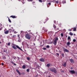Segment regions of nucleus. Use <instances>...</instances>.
I'll return each instance as SVG.
<instances>
[{
	"instance_id": "obj_8",
	"label": "nucleus",
	"mask_w": 77,
	"mask_h": 77,
	"mask_svg": "<svg viewBox=\"0 0 77 77\" xmlns=\"http://www.w3.org/2000/svg\"><path fill=\"white\" fill-rule=\"evenodd\" d=\"M70 61L72 63H74V60L72 59H70Z\"/></svg>"
},
{
	"instance_id": "obj_49",
	"label": "nucleus",
	"mask_w": 77,
	"mask_h": 77,
	"mask_svg": "<svg viewBox=\"0 0 77 77\" xmlns=\"http://www.w3.org/2000/svg\"><path fill=\"white\" fill-rule=\"evenodd\" d=\"M48 20V18H46V21H47V20Z\"/></svg>"
},
{
	"instance_id": "obj_24",
	"label": "nucleus",
	"mask_w": 77,
	"mask_h": 77,
	"mask_svg": "<svg viewBox=\"0 0 77 77\" xmlns=\"http://www.w3.org/2000/svg\"><path fill=\"white\" fill-rule=\"evenodd\" d=\"M29 71H30V69H26L27 72H29Z\"/></svg>"
},
{
	"instance_id": "obj_63",
	"label": "nucleus",
	"mask_w": 77,
	"mask_h": 77,
	"mask_svg": "<svg viewBox=\"0 0 77 77\" xmlns=\"http://www.w3.org/2000/svg\"><path fill=\"white\" fill-rule=\"evenodd\" d=\"M10 35H12V34H11Z\"/></svg>"
},
{
	"instance_id": "obj_42",
	"label": "nucleus",
	"mask_w": 77,
	"mask_h": 77,
	"mask_svg": "<svg viewBox=\"0 0 77 77\" xmlns=\"http://www.w3.org/2000/svg\"><path fill=\"white\" fill-rule=\"evenodd\" d=\"M68 31H69V32H71V29H68Z\"/></svg>"
},
{
	"instance_id": "obj_14",
	"label": "nucleus",
	"mask_w": 77,
	"mask_h": 77,
	"mask_svg": "<svg viewBox=\"0 0 77 77\" xmlns=\"http://www.w3.org/2000/svg\"><path fill=\"white\" fill-rule=\"evenodd\" d=\"M10 17H11V18H16V17H15V16H11Z\"/></svg>"
},
{
	"instance_id": "obj_20",
	"label": "nucleus",
	"mask_w": 77,
	"mask_h": 77,
	"mask_svg": "<svg viewBox=\"0 0 77 77\" xmlns=\"http://www.w3.org/2000/svg\"><path fill=\"white\" fill-rule=\"evenodd\" d=\"M54 73H57V71L56 70V69H55L54 70Z\"/></svg>"
},
{
	"instance_id": "obj_48",
	"label": "nucleus",
	"mask_w": 77,
	"mask_h": 77,
	"mask_svg": "<svg viewBox=\"0 0 77 77\" xmlns=\"http://www.w3.org/2000/svg\"><path fill=\"white\" fill-rule=\"evenodd\" d=\"M15 36H16V35H14L13 36V37H15Z\"/></svg>"
},
{
	"instance_id": "obj_3",
	"label": "nucleus",
	"mask_w": 77,
	"mask_h": 77,
	"mask_svg": "<svg viewBox=\"0 0 77 77\" xmlns=\"http://www.w3.org/2000/svg\"><path fill=\"white\" fill-rule=\"evenodd\" d=\"M70 73V74H75V71L74 70H70L69 71Z\"/></svg>"
},
{
	"instance_id": "obj_11",
	"label": "nucleus",
	"mask_w": 77,
	"mask_h": 77,
	"mask_svg": "<svg viewBox=\"0 0 77 77\" xmlns=\"http://www.w3.org/2000/svg\"><path fill=\"white\" fill-rule=\"evenodd\" d=\"M16 71L18 73V74H19V75H21V74L20 73V71L18 69H16Z\"/></svg>"
},
{
	"instance_id": "obj_46",
	"label": "nucleus",
	"mask_w": 77,
	"mask_h": 77,
	"mask_svg": "<svg viewBox=\"0 0 77 77\" xmlns=\"http://www.w3.org/2000/svg\"><path fill=\"white\" fill-rule=\"evenodd\" d=\"M43 50H46V48H43Z\"/></svg>"
},
{
	"instance_id": "obj_30",
	"label": "nucleus",
	"mask_w": 77,
	"mask_h": 77,
	"mask_svg": "<svg viewBox=\"0 0 77 77\" xmlns=\"http://www.w3.org/2000/svg\"><path fill=\"white\" fill-rule=\"evenodd\" d=\"M9 30L10 31V32H11L12 30V29H9Z\"/></svg>"
},
{
	"instance_id": "obj_7",
	"label": "nucleus",
	"mask_w": 77,
	"mask_h": 77,
	"mask_svg": "<svg viewBox=\"0 0 77 77\" xmlns=\"http://www.w3.org/2000/svg\"><path fill=\"white\" fill-rule=\"evenodd\" d=\"M16 47H17V48H18L19 50H21V51H23V50H22V49H21L18 46L16 45Z\"/></svg>"
},
{
	"instance_id": "obj_39",
	"label": "nucleus",
	"mask_w": 77,
	"mask_h": 77,
	"mask_svg": "<svg viewBox=\"0 0 77 77\" xmlns=\"http://www.w3.org/2000/svg\"><path fill=\"white\" fill-rule=\"evenodd\" d=\"M2 27H0V30H2Z\"/></svg>"
},
{
	"instance_id": "obj_6",
	"label": "nucleus",
	"mask_w": 77,
	"mask_h": 77,
	"mask_svg": "<svg viewBox=\"0 0 77 77\" xmlns=\"http://www.w3.org/2000/svg\"><path fill=\"white\" fill-rule=\"evenodd\" d=\"M54 69H55V68H52L50 69V70L51 71V72H54Z\"/></svg>"
},
{
	"instance_id": "obj_50",
	"label": "nucleus",
	"mask_w": 77,
	"mask_h": 77,
	"mask_svg": "<svg viewBox=\"0 0 77 77\" xmlns=\"http://www.w3.org/2000/svg\"><path fill=\"white\" fill-rule=\"evenodd\" d=\"M70 69H73V68H72V67H71Z\"/></svg>"
},
{
	"instance_id": "obj_40",
	"label": "nucleus",
	"mask_w": 77,
	"mask_h": 77,
	"mask_svg": "<svg viewBox=\"0 0 77 77\" xmlns=\"http://www.w3.org/2000/svg\"><path fill=\"white\" fill-rule=\"evenodd\" d=\"M55 3H57H57H58V1H56Z\"/></svg>"
},
{
	"instance_id": "obj_13",
	"label": "nucleus",
	"mask_w": 77,
	"mask_h": 77,
	"mask_svg": "<svg viewBox=\"0 0 77 77\" xmlns=\"http://www.w3.org/2000/svg\"><path fill=\"white\" fill-rule=\"evenodd\" d=\"M5 34H8L9 33V31H6L4 32Z\"/></svg>"
},
{
	"instance_id": "obj_25",
	"label": "nucleus",
	"mask_w": 77,
	"mask_h": 77,
	"mask_svg": "<svg viewBox=\"0 0 77 77\" xmlns=\"http://www.w3.org/2000/svg\"><path fill=\"white\" fill-rule=\"evenodd\" d=\"M47 2H52L51 1V0H48L47 1Z\"/></svg>"
},
{
	"instance_id": "obj_10",
	"label": "nucleus",
	"mask_w": 77,
	"mask_h": 77,
	"mask_svg": "<svg viewBox=\"0 0 77 77\" xmlns=\"http://www.w3.org/2000/svg\"><path fill=\"white\" fill-rule=\"evenodd\" d=\"M42 30H44V31L45 32H47L48 31V30L45 29V27H43V28L42 29Z\"/></svg>"
},
{
	"instance_id": "obj_45",
	"label": "nucleus",
	"mask_w": 77,
	"mask_h": 77,
	"mask_svg": "<svg viewBox=\"0 0 77 77\" xmlns=\"http://www.w3.org/2000/svg\"><path fill=\"white\" fill-rule=\"evenodd\" d=\"M28 1H29V2H30L31 1H32V0H27Z\"/></svg>"
},
{
	"instance_id": "obj_2",
	"label": "nucleus",
	"mask_w": 77,
	"mask_h": 77,
	"mask_svg": "<svg viewBox=\"0 0 77 77\" xmlns=\"http://www.w3.org/2000/svg\"><path fill=\"white\" fill-rule=\"evenodd\" d=\"M58 38L57 37L55 38V40H54V44L55 45H56L57 44V41L58 40Z\"/></svg>"
},
{
	"instance_id": "obj_31",
	"label": "nucleus",
	"mask_w": 77,
	"mask_h": 77,
	"mask_svg": "<svg viewBox=\"0 0 77 77\" xmlns=\"http://www.w3.org/2000/svg\"><path fill=\"white\" fill-rule=\"evenodd\" d=\"M8 21L10 23H11V20H10V19H9V18H8Z\"/></svg>"
},
{
	"instance_id": "obj_36",
	"label": "nucleus",
	"mask_w": 77,
	"mask_h": 77,
	"mask_svg": "<svg viewBox=\"0 0 77 77\" xmlns=\"http://www.w3.org/2000/svg\"><path fill=\"white\" fill-rule=\"evenodd\" d=\"M71 38H70V37H68V39H70Z\"/></svg>"
},
{
	"instance_id": "obj_12",
	"label": "nucleus",
	"mask_w": 77,
	"mask_h": 77,
	"mask_svg": "<svg viewBox=\"0 0 77 77\" xmlns=\"http://www.w3.org/2000/svg\"><path fill=\"white\" fill-rule=\"evenodd\" d=\"M20 34H21V35H24V32L23 31H21Z\"/></svg>"
},
{
	"instance_id": "obj_47",
	"label": "nucleus",
	"mask_w": 77,
	"mask_h": 77,
	"mask_svg": "<svg viewBox=\"0 0 77 77\" xmlns=\"http://www.w3.org/2000/svg\"><path fill=\"white\" fill-rule=\"evenodd\" d=\"M4 65V63H2V65L3 66V65Z\"/></svg>"
},
{
	"instance_id": "obj_18",
	"label": "nucleus",
	"mask_w": 77,
	"mask_h": 77,
	"mask_svg": "<svg viewBox=\"0 0 77 77\" xmlns=\"http://www.w3.org/2000/svg\"><path fill=\"white\" fill-rule=\"evenodd\" d=\"M22 68H23V69H25V68H26V66L23 65L22 66Z\"/></svg>"
},
{
	"instance_id": "obj_15",
	"label": "nucleus",
	"mask_w": 77,
	"mask_h": 77,
	"mask_svg": "<svg viewBox=\"0 0 77 77\" xmlns=\"http://www.w3.org/2000/svg\"><path fill=\"white\" fill-rule=\"evenodd\" d=\"M71 45V43H70V42H67V45Z\"/></svg>"
},
{
	"instance_id": "obj_51",
	"label": "nucleus",
	"mask_w": 77,
	"mask_h": 77,
	"mask_svg": "<svg viewBox=\"0 0 77 77\" xmlns=\"http://www.w3.org/2000/svg\"><path fill=\"white\" fill-rule=\"evenodd\" d=\"M32 3H33V4H34V5H35V2H32Z\"/></svg>"
},
{
	"instance_id": "obj_4",
	"label": "nucleus",
	"mask_w": 77,
	"mask_h": 77,
	"mask_svg": "<svg viewBox=\"0 0 77 77\" xmlns=\"http://www.w3.org/2000/svg\"><path fill=\"white\" fill-rule=\"evenodd\" d=\"M39 60L40 61V62H44V61H45V60H44V59L43 58H41L40 59H39Z\"/></svg>"
},
{
	"instance_id": "obj_33",
	"label": "nucleus",
	"mask_w": 77,
	"mask_h": 77,
	"mask_svg": "<svg viewBox=\"0 0 77 77\" xmlns=\"http://www.w3.org/2000/svg\"><path fill=\"white\" fill-rule=\"evenodd\" d=\"M61 36H62V37H63V33L61 34Z\"/></svg>"
},
{
	"instance_id": "obj_60",
	"label": "nucleus",
	"mask_w": 77,
	"mask_h": 77,
	"mask_svg": "<svg viewBox=\"0 0 77 77\" xmlns=\"http://www.w3.org/2000/svg\"><path fill=\"white\" fill-rule=\"evenodd\" d=\"M11 28L12 29H13V27H11Z\"/></svg>"
},
{
	"instance_id": "obj_9",
	"label": "nucleus",
	"mask_w": 77,
	"mask_h": 77,
	"mask_svg": "<svg viewBox=\"0 0 77 77\" xmlns=\"http://www.w3.org/2000/svg\"><path fill=\"white\" fill-rule=\"evenodd\" d=\"M66 62H65L64 64H63V66H64V67H66Z\"/></svg>"
},
{
	"instance_id": "obj_44",
	"label": "nucleus",
	"mask_w": 77,
	"mask_h": 77,
	"mask_svg": "<svg viewBox=\"0 0 77 77\" xmlns=\"http://www.w3.org/2000/svg\"><path fill=\"white\" fill-rule=\"evenodd\" d=\"M17 58L18 60H20V57H17Z\"/></svg>"
},
{
	"instance_id": "obj_27",
	"label": "nucleus",
	"mask_w": 77,
	"mask_h": 77,
	"mask_svg": "<svg viewBox=\"0 0 77 77\" xmlns=\"http://www.w3.org/2000/svg\"><path fill=\"white\" fill-rule=\"evenodd\" d=\"M54 28L55 29H56V26L54 24Z\"/></svg>"
},
{
	"instance_id": "obj_56",
	"label": "nucleus",
	"mask_w": 77,
	"mask_h": 77,
	"mask_svg": "<svg viewBox=\"0 0 77 77\" xmlns=\"http://www.w3.org/2000/svg\"><path fill=\"white\" fill-rule=\"evenodd\" d=\"M17 58V57H14V59H15V58Z\"/></svg>"
},
{
	"instance_id": "obj_38",
	"label": "nucleus",
	"mask_w": 77,
	"mask_h": 77,
	"mask_svg": "<svg viewBox=\"0 0 77 77\" xmlns=\"http://www.w3.org/2000/svg\"><path fill=\"white\" fill-rule=\"evenodd\" d=\"M3 59H6V57H3Z\"/></svg>"
},
{
	"instance_id": "obj_28",
	"label": "nucleus",
	"mask_w": 77,
	"mask_h": 77,
	"mask_svg": "<svg viewBox=\"0 0 77 77\" xmlns=\"http://www.w3.org/2000/svg\"><path fill=\"white\" fill-rule=\"evenodd\" d=\"M73 42H75L76 41V40H75V39H73Z\"/></svg>"
},
{
	"instance_id": "obj_61",
	"label": "nucleus",
	"mask_w": 77,
	"mask_h": 77,
	"mask_svg": "<svg viewBox=\"0 0 77 77\" xmlns=\"http://www.w3.org/2000/svg\"><path fill=\"white\" fill-rule=\"evenodd\" d=\"M19 42H20V41H19V40H18Z\"/></svg>"
},
{
	"instance_id": "obj_64",
	"label": "nucleus",
	"mask_w": 77,
	"mask_h": 77,
	"mask_svg": "<svg viewBox=\"0 0 77 77\" xmlns=\"http://www.w3.org/2000/svg\"><path fill=\"white\" fill-rule=\"evenodd\" d=\"M48 77H50V76H48Z\"/></svg>"
},
{
	"instance_id": "obj_55",
	"label": "nucleus",
	"mask_w": 77,
	"mask_h": 77,
	"mask_svg": "<svg viewBox=\"0 0 77 77\" xmlns=\"http://www.w3.org/2000/svg\"><path fill=\"white\" fill-rule=\"evenodd\" d=\"M46 22H47V21H46L45 22H44V23H46Z\"/></svg>"
},
{
	"instance_id": "obj_62",
	"label": "nucleus",
	"mask_w": 77,
	"mask_h": 77,
	"mask_svg": "<svg viewBox=\"0 0 77 77\" xmlns=\"http://www.w3.org/2000/svg\"><path fill=\"white\" fill-rule=\"evenodd\" d=\"M1 44V42H0V44Z\"/></svg>"
},
{
	"instance_id": "obj_26",
	"label": "nucleus",
	"mask_w": 77,
	"mask_h": 77,
	"mask_svg": "<svg viewBox=\"0 0 77 77\" xmlns=\"http://www.w3.org/2000/svg\"><path fill=\"white\" fill-rule=\"evenodd\" d=\"M38 1L40 3H42V0H38Z\"/></svg>"
},
{
	"instance_id": "obj_53",
	"label": "nucleus",
	"mask_w": 77,
	"mask_h": 77,
	"mask_svg": "<svg viewBox=\"0 0 77 77\" xmlns=\"http://www.w3.org/2000/svg\"><path fill=\"white\" fill-rule=\"evenodd\" d=\"M2 26V25L0 24V27H1V26Z\"/></svg>"
},
{
	"instance_id": "obj_5",
	"label": "nucleus",
	"mask_w": 77,
	"mask_h": 77,
	"mask_svg": "<svg viewBox=\"0 0 77 77\" xmlns=\"http://www.w3.org/2000/svg\"><path fill=\"white\" fill-rule=\"evenodd\" d=\"M63 51H65V52H67V53L69 52V51L67 49L64 48H63Z\"/></svg>"
},
{
	"instance_id": "obj_34",
	"label": "nucleus",
	"mask_w": 77,
	"mask_h": 77,
	"mask_svg": "<svg viewBox=\"0 0 77 77\" xmlns=\"http://www.w3.org/2000/svg\"><path fill=\"white\" fill-rule=\"evenodd\" d=\"M62 56L63 57H64V54H62Z\"/></svg>"
},
{
	"instance_id": "obj_41",
	"label": "nucleus",
	"mask_w": 77,
	"mask_h": 77,
	"mask_svg": "<svg viewBox=\"0 0 77 77\" xmlns=\"http://www.w3.org/2000/svg\"><path fill=\"white\" fill-rule=\"evenodd\" d=\"M48 5H49L50 6V5H51V3H48Z\"/></svg>"
},
{
	"instance_id": "obj_32",
	"label": "nucleus",
	"mask_w": 77,
	"mask_h": 77,
	"mask_svg": "<svg viewBox=\"0 0 77 77\" xmlns=\"http://www.w3.org/2000/svg\"><path fill=\"white\" fill-rule=\"evenodd\" d=\"M46 47L47 48H50V46L48 45H47L46 46Z\"/></svg>"
},
{
	"instance_id": "obj_54",
	"label": "nucleus",
	"mask_w": 77,
	"mask_h": 77,
	"mask_svg": "<svg viewBox=\"0 0 77 77\" xmlns=\"http://www.w3.org/2000/svg\"><path fill=\"white\" fill-rule=\"evenodd\" d=\"M33 44L34 45H35V43H33Z\"/></svg>"
},
{
	"instance_id": "obj_23",
	"label": "nucleus",
	"mask_w": 77,
	"mask_h": 77,
	"mask_svg": "<svg viewBox=\"0 0 77 77\" xmlns=\"http://www.w3.org/2000/svg\"><path fill=\"white\" fill-rule=\"evenodd\" d=\"M76 31V28L75 27L73 28V31Z\"/></svg>"
},
{
	"instance_id": "obj_16",
	"label": "nucleus",
	"mask_w": 77,
	"mask_h": 77,
	"mask_svg": "<svg viewBox=\"0 0 77 77\" xmlns=\"http://www.w3.org/2000/svg\"><path fill=\"white\" fill-rule=\"evenodd\" d=\"M12 47L13 48H14V49H15V50H17V48L15 46H13Z\"/></svg>"
},
{
	"instance_id": "obj_59",
	"label": "nucleus",
	"mask_w": 77,
	"mask_h": 77,
	"mask_svg": "<svg viewBox=\"0 0 77 77\" xmlns=\"http://www.w3.org/2000/svg\"><path fill=\"white\" fill-rule=\"evenodd\" d=\"M6 51H4V52H5Z\"/></svg>"
},
{
	"instance_id": "obj_35",
	"label": "nucleus",
	"mask_w": 77,
	"mask_h": 77,
	"mask_svg": "<svg viewBox=\"0 0 77 77\" xmlns=\"http://www.w3.org/2000/svg\"><path fill=\"white\" fill-rule=\"evenodd\" d=\"M27 59L28 60H30V58H29V57H27Z\"/></svg>"
},
{
	"instance_id": "obj_43",
	"label": "nucleus",
	"mask_w": 77,
	"mask_h": 77,
	"mask_svg": "<svg viewBox=\"0 0 77 77\" xmlns=\"http://www.w3.org/2000/svg\"><path fill=\"white\" fill-rule=\"evenodd\" d=\"M57 56H59V54L58 53H57Z\"/></svg>"
},
{
	"instance_id": "obj_57",
	"label": "nucleus",
	"mask_w": 77,
	"mask_h": 77,
	"mask_svg": "<svg viewBox=\"0 0 77 77\" xmlns=\"http://www.w3.org/2000/svg\"><path fill=\"white\" fill-rule=\"evenodd\" d=\"M19 36H20V35H18V37H19Z\"/></svg>"
},
{
	"instance_id": "obj_58",
	"label": "nucleus",
	"mask_w": 77,
	"mask_h": 77,
	"mask_svg": "<svg viewBox=\"0 0 77 77\" xmlns=\"http://www.w3.org/2000/svg\"><path fill=\"white\" fill-rule=\"evenodd\" d=\"M22 2L23 3V4H24V3H23V1H22Z\"/></svg>"
},
{
	"instance_id": "obj_22",
	"label": "nucleus",
	"mask_w": 77,
	"mask_h": 77,
	"mask_svg": "<svg viewBox=\"0 0 77 77\" xmlns=\"http://www.w3.org/2000/svg\"><path fill=\"white\" fill-rule=\"evenodd\" d=\"M28 32H29V34H31L32 35H33V34L32 33V32H31V30L29 31Z\"/></svg>"
},
{
	"instance_id": "obj_17",
	"label": "nucleus",
	"mask_w": 77,
	"mask_h": 77,
	"mask_svg": "<svg viewBox=\"0 0 77 77\" xmlns=\"http://www.w3.org/2000/svg\"><path fill=\"white\" fill-rule=\"evenodd\" d=\"M12 32H14V33H17L16 31H15V30H14V29H13L12 30Z\"/></svg>"
},
{
	"instance_id": "obj_1",
	"label": "nucleus",
	"mask_w": 77,
	"mask_h": 77,
	"mask_svg": "<svg viewBox=\"0 0 77 77\" xmlns=\"http://www.w3.org/2000/svg\"><path fill=\"white\" fill-rule=\"evenodd\" d=\"M25 38L28 39H30V35L29 33H27L25 35Z\"/></svg>"
},
{
	"instance_id": "obj_37",
	"label": "nucleus",
	"mask_w": 77,
	"mask_h": 77,
	"mask_svg": "<svg viewBox=\"0 0 77 77\" xmlns=\"http://www.w3.org/2000/svg\"><path fill=\"white\" fill-rule=\"evenodd\" d=\"M11 45V43H8V45L9 46V45Z\"/></svg>"
},
{
	"instance_id": "obj_21",
	"label": "nucleus",
	"mask_w": 77,
	"mask_h": 77,
	"mask_svg": "<svg viewBox=\"0 0 77 77\" xmlns=\"http://www.w3.org/2000/svg\"><path fill=\"white\" fill-rule=\"evenodd\" d=\"M51 64H47V67H49V66H50V65H51Z\"/></svg>"
},
{
	"instance_id": "obj_29",
	"label": "nucleus",
	"mask_w": 77,
	"mask_h": 77,
	"mask_svg": "<svg viewBox=\"0 0 77 77\" xmlns=\"http://www.w3.org/2000/svg\"><path fill=\"white\" fill-rule=\"evenodd\" d=\"M63 4H64V3H66V1H63Z\"/></svg>"
},
{
	"instance_id": "obj_52",
	"label": "nucleus",
	"mask_w": 77,
	"mask_h": 77,
	"mask_svg": "<svg viewBox=\"0 0 77 77\" xmlns=\"http://www.w3.org/2000/svg\"><path fill=\"white\" fill-rule=\"evenodd\" d=\"M54 23H56V21H54Z\"/></svg>"
},
{
	"instance_id": "obj_19",
	"label": "nucleus",
	"mask_w": 77,
	"mask_h": 77,
	"mask_svg": "<svg viewBox=\"0 0 77 77\" xmlns=\"http://www.w3.org/2000/svg\"><path fill=\"white\" fill-rule=\"evenodd\" d=\"M69 34L70 35H71V36H72V35H73V33H72L71 32H70L69 33Z\"/></svg>"
}]
</instances>
